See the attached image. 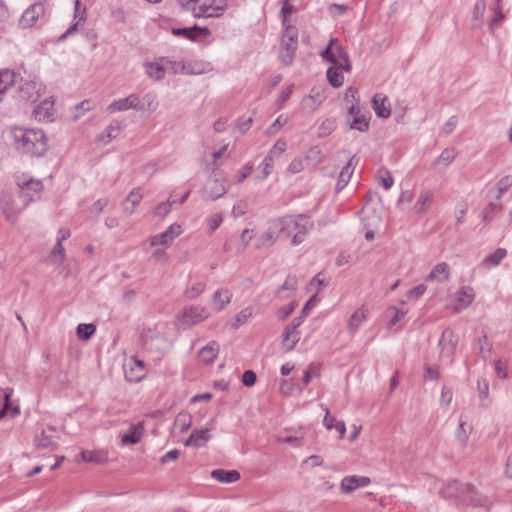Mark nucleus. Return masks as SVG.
Listing matches in <instances>:
<instances>
[{
  "label": "nucleus",
  "instance_id": "39448f33",
  "mask_svg": "<svg viewBox=\"0 0 512 512\" xmlns=\"http://www.w3.org/2000/svg\"><path fill=\"white\" fill-rule=\"evenodd\" d=\"M227 192V186L224 178L216 176L209 177L202 189V197L204 200H217Z\"/></svg>",
  "mask_w": 512,
  "mask_h": 512
},
{
  "label": "nucleus",
  "instance_id": "4468645a",
  "mask_svg": "<svg viewBox=\"0 0 512 512\" xmlns=\"http://www.w3.org/2000/svg\"><path fill=\"white\" fill-rule=\"evenodd\" d=\"M207 318L206 310L199 306L190 307L183 312V323L191 326Z\"/></svg>",
  "mask_w": 512,
  "mask_h": 512
},
{
  "label": "nucleus",
  "instance_id": "c85d7f7f",
  "mask_svg": "<svg viewBox=\"0 0 512 512\" xmlns=\"http://www.w3.org/2000/svg\"><path fill=\"white\" fill-rule=\"evenodd\" d=\"M456 155H457V152L454 148H446L433 161L431 166H432V168H435L437 165H442L443 168H446L454 161Z\"/></svg>",
  "mask_w": 512,
  "mask_h": 512
},
{
  "label": "nucleus",
  "instance_id": "ea45409f",
  "mask_svg": "<svg viewBox=\"0 0 512 512\" xmlns=\"http://www.w3.org/2000/svg\"><path fill=\"white\" fill-rule=\"evenodd\" d=\"M477 344L479 353L481 354L482 358L486 360L492 351V343L489 342L487 335L484 334L478 339Z\"/></svg>",
  "mask_w": 512,
  "mask_h": 512
},
{
  "label": "nucleus",
  "instance_id": "09e8293b",
  "mask_svg": "<svg viewBox=\"0 0 512 512\" xmlns=\"http://www.w3.org/2000/svg\"><path fill=\"white\" fill-rule=\"evenodd\" d=\"M202 63L197 61H189L185 62V74L188 75H197L204 72V68L202 67Z\"/></svg>",
  "mask_w": 512,
  "mask_h": 512
},
{
  "label": "nucleus",
  "instance_id": "774afa93",
  "mask_svg": "<svg viewBox=\"0 0 512 512\" xmlns=\"http://www.w3.org/2000/svg\"><path fill=\"white\" fill-rule=\"evenodd\" d=\"M179 455H180L179 450H177V449L170 450L161 457L160 462H161V464H166L169 461H175L178 459Z\"/></svg>",
  "mask_w": 512,
  "mask_h": 512
},
{
  "label": "nucleus",
  "instance_id": "3c124183",
  "mask_svg": "<svg viewBox=\"0 0 512 512\" xmlns=\"http://www.w3.org/2000/svg\"><path fill=\"white\" fill-rule=\"evenodd\" d=\"M424 380H438L440 378V372L437 366L425 364L424 366Z\"/></svg>",
  "mask_w": 512,
  "mask_h": 512
},
{
  "label": "nucleus",
  "instance_id": "7ed1b4c3",
  "mask_svg": "<svg viewBox=\"0 0 512 512\" xmlns=\"http://www.w3.org/2000/svg\"><path fill=\"white\" fill-rule=\"evenodd\" d=\"M16 149L32 157H40L47 151V138L40 129L15 127L11 131Z\"/></svg>",
  "mask_w": 512,
  "mask_h": 512
},
{
  "label": "nucleus",
  "instance_id": "13d9d810",
  "mask_svg": "<svg viewBox=\"0 0 512 512\" xmlns=\"http://www.w3.org/2000/svg\"><path fill=\"white\" fill-rule=\"evenodd\" d=\"M257 380V375L253 370H246L242 375V383L247 387H252L255 385Z\"/></svg>",
  "mask_w": 512,
  "mask_h": 512
},
{
  "label": "nucleus",
  "instance_id": "37998d69",
  "mask_svg": "<svg viewBox=\"0 0 512 512\" xmlns=\"http://www.w3.org/2000/svg\"><path fill=\"white\" fill-rule=\"evenodd\" d=\"M54 441L47 431L43 430L40 435L35 437V445L39 448H50L54 445Z\"/></svg>",
  "mask_w": 512,
  "mask_h": 512
},
{
  "label": "nucleus",
  "instance_id": "58836bf2",
  "mask_svg": "<svg viewBox=\"0 0 512 512\" xmlns=\"http://www.w3.org/2000/svg\"><path fill=\"white\" fill-rule=\"evenodd\" d=\"M472 431V427L460 418L458 428L456 429L455 435L459 441L465 444Z\"/></svg>",
  "mask_w": 512,
  "mask_h": 512
},
{
  "label": "nucleus",
  "instance_id": "f257e3e1",
  "mask_svg": "<svg viewBox=\"0 0 512 512\" xmlns=\"http://www.w3.org/2000/svg\"><path fill=\"white\" fill-rule=\"evenodd\" d=\"M301 227L302 230L298 231L292 238L293 245L301 244L308 231L313 228V222L305 215H287L281 218L274 219L270 222L267 231L262 233L258 239L256 248H269L271 247L277 237L281 234H285L287 237L292 235V228Z\"/></svg>",
  "mask_w": 512,
  "mask_h": 512
},
{
  "label": "nucleus",
  "instance_id": "2eb2a0df",
  "mask_svg": "<svg viewBox=\"0 0 512 512\" xmlns=\"http://www.w3.org/2000/svg\"><path fill=\"white\" fill-rule=\"evenodd\" d=\"M181 226L179 224H172L170 225L164 232H162L159 235H156L151 240V245H159V244H166L170 241H172L174 238L179 236L181 234Z\"/></svg>",
  "mask_w": 512,
  "mask_h": 512
},
{
  "label": "nucleus",
  "instance_id": "c756f323",
  "mask_svg": "<svg viewBox=\"0 0 512 512\" xmlns=\"http://www.w3.org/2000/svg\"><path fill=\"white\" fill-rule=\"evenodd\" d=\"M367 317V309L364 306L357 309L348 320V329L354 332Z\"/></svg>",
  "mask_w": 512,
  "mask_h": 512
},
{
  "label": "nucleus",
  "instance_id": "c03bdc74",
  "mask_svg": "<svg viewBox=\"0 0 512 512\" xmlns=\"http://www.w3.org/2000/svg\"><path fill=\"white\" fill-rule=\"evenodd\" d=\"M511 186H512V177L508 176V175L502 177L496 185L497 194H496L495 198L497 200L500 199L502 197L503 193L506 192Z\"/></svg>",
  "mask_w": 512,
  "mask_h": 512
},
{
  "label": "nucleus",
  "instance_id": "dca6fc26",
  "mask_svg": "<svg viewBox=\"0 0 512 512\" xmlns=\"http://www.w3.org/2000/svg\"><path fill=\"white\" fill-rule=\"evenodd\" d=\"M373 109L378 117L388 118L391 115V106L386 96L375 94L372 99Z\"/></svg>",
  "mask_w": 512,
  "mask_h": 512
},
{
  "label": "nucleus",
  "instance_id": "423d86ee",
  "mask_svg": "<svg viewBox=\"0 0 512 512\" xmlns=\"http://www.w3.org/2000/svg\"><path fill=\"white\" fill-rule=\"evenodd\" d=\"M18 186L20 189L19 197L22 199L24 206L40 198V193L43 189L42 182L34 179L18 183Z\"/></svg>",
  "mask_w": 512,
  "mask_h": 512
},
{
  "label": "nucleus",
  "instance_id": "7c9ffc66",
  "mask_svg": "<svg viewBox=\"0 0 512 512\" xmlns=\"http://www.w3.org/2000/svg\"><path fill=\"white\" fill-rule=\"evenodd\" d=\"M232 293L228 289L217 290L213 295V302L217 305V310L220 311L230 302Z\"/></svg>",
  "mask_w": 512,
  "mask_h": 512
},
{
  "label": "nucleus",
  "instance_id": "4c0bfd02",
  "mask_svg": "<svg viewBox=\"0 0 512 512\" xmlns=\"http://www.w3.org/2000/svg\"><path fill=\"white\" fill-rule=\"evenodd\" d=\"M146 73L151 78H154L156 80H161L165 76V69L162 65H160L158 63H147L146 64Z\"/></svg>",
  "mask_w": 512,
  "mask_h": 512
},
{
  "label": "nucleus",
  "instance_id": "9b49d317",
  "mask_svg": "<svg viewBox=\"0 0 512 512\" xmlns=\"http://www.w3.org/2000/svg\"><path fill=\"white\" fill-rule=\"evenodd\" d=\"M44 13L45 6L40 2L34 3L24 11L20 24L24 28L31 27Z\"/></svg>",
  "mask_w": 512,
  "mask_h": 512
},
{
  "label": "nucleus",
  "instance_id": "bf43d9fd",
  "mask_svg": "<svg viewBox=\"0 0 512 512\" xmlns=\"http://www.w3.org/2000/svg\"><path fill=\"white\" fill-rule=\"evenodd\" d=\"M205 289V284L203 283H196L191 288L187 289L185 292V295L190 298H196L198 295H200Z\"/></svg>",
  "mask_w": 512,
  "mask_h": 512
},
{
  "label": "nucleus",
  "instance_id": "f3484780",
  "mask_svg": "<svg viewBox=\"0 0 512 512\" xmlns=\"http://www.w3.org/2000/svg\"><path fill=\"white\" fill-rule=\"evenodd\" d=\"M475 293L472 287H462L455 293V299L459 307L456 311L467 308L474 300Z\"/></svg>",
  "mask_w": 512,
  "mask_h": 512
},
{
  "label": "nucleus",
  "instance_id": "9d476101",
  "mask_svg": "<svg viewBox=\"0 0 512 512\" xmlns=\"http://www.w3.org/2000/svg\"><path fill=\"white\" fill-rule=\"evenodd\" d=\"M226 0H213L209 5H202L194 12L195 17H219L226 8Z\"/></svg>",
  "mask_w": 512,
  "mask_h": 512
},
{
  "label": "nucleus",
  "instance_id": "a211bd4d",
  "mask_svg": "<svg viewBox=\"0 0 512 512\" xmlns=\"http://www.w3.org/2000/svg\"><path fill=\"white\" fill-rule=\"evenodd\" d=\"M211 438L210 428L194 431L185 441L186 446L201 447Z\"/></svg>",
  "mask_w": 512,
  "mask_h": 512
},
{
  "label": "nucleus",
  "instance_id": "f704fd0d",
  "mask_svg": "<svg viewBox=\"0 0 512 512\" xmlns=\"http://www.w3.org/2000/svg\"><path fill=\"white\" fill-rule=\"evenodd\" d=\"M486 3L484 0H478L473 8V27L479 28L482 25V18L485 12Z\"/></svg>",
  "mask_w": 512,
  "mask_h": 512
},
{
  "label": "nucleus",
  "instance_id": "f8f14e48",
  "mask_svg": "<svg viewBox=\"0 0 512 512\" xmlns=\"http://www.w3.org/2000/svg\"><path fill=\"white\" fill-rule=\"evenodd\" d=\"M371 483L369 477L366 476H346L342 479L340 490L342 493H351L359 487H365Z\"/></svg>",
  "mask_w": 512,
  "mask_h": 512
},
{
  "label": "nucleus",
  "instance_id": "864d4df0",
  "mask_svg": "<svg viewBox=\"0 0 512 512\" xmlns=\"http://www.w3.org/2000/svg\"><path fill=\"white\" fill-rule=\"evenodd\" d=\"M335 43H336V39L331 38L328 46L320 54L324 60H326L332 64H333V61L335 60V57H334Z\"/></svg>",
  "mask_w": 512,
  "mask_h": 512
},
{
  "label": "nucleus",
  "instance_id": "72a5a7b5",
  "mask_svg": "<svg viewBox=\"0 0 512 512\" xmlns=\"http://www.w3.org/2000/svg\"><path fill=\"white\" fill-rule=\"evenodd\" d=\"M506 255V249L498 248L483 260V264L486 266H497L506 257Z\"/></svg>",
  "mask_w": 512,
  "mask_h": 512
},
{
  "label": "nucleus",
  "instance_id": "79ce46f5",
  "mask_svg": "<svg viewBox=\"0 0 512 512\" xmlns=\"http://www.w3.org/2000/svg\"><path fill=\"white\" fill-rule=\"evenodd\" d=\"M51 258L53 263L60 265L63 263L65 258V250L60 241H57L55 246L53 247L51 251Z\"/></svg>",
  "mask_w": 512,
  "mask_h": 512
},
{
  "label": "nucleus",
  "instance_id": "2f4dec72",
  "mask_svg": "<svg viewBox=\"0 0 512 512\" xmlns=\"http://www.w3.org/2000/svg\"><path fill=\"white\" fill-rule=\"evenodd\" d=\"M144 362L142 360H136L134 362V366L129 369V371H126V377L130 381H140L144 376Z\"/></svg>",
  "mask_w": 512,
  "mask_h": 512
},
{
  "label": "nucleus",
  "instance_id": "a19ab883",
  "mask_svg": "<svg viewBox=\"0 0 512 512\" xmlns=\"http://www.w3.org/2000/svg\"><path fill=\"white\" fill-rule=\"evenodd\" d=\"M349 128L365 132L369 129V122L363 115L355 116L353 120L349 122Z\"/></svg>",
  "mask_w": 512,
  "mask_h": 512
},
{
  "label": "nucleus",
  "instance_id": "c9c22d12",
  "mask_svg": "<svg viewBox=\"0 0 512 512\" xmlns=\"http://www.w3.org/2000/svg\"><path fill=\"white\" fill-rule=\"evenodd\" d=\"M96 331V326L92 323L89 324H79L76 329L77 337L81 340H88L92 337V335Z\"/></svg>",
  "mask_w": 512,
  "mask_h": 512
},
{
  "label": "nucleus",
  "instance_id": "6e6552de",
  "mask_svg": "<svg viewBox=\"0 0 512 512\" xmlns=\"http://www.w3.org/2000/svg\"><path fill=\"white\" fill-rule=\"evenodd\" d=\"M172 33L175 36H182L191 41H198L210 35V31L207 27H199L198 25L185 28H172Z\"/></svg>",
  "mask_w": 512,
  "mask_h": 512
},
{
  "label": "nucleus",
  "instance_id": "1a4fd4ad",
  "mask_svg": "<svg viewBox=\"0 0 512 512\" xmlns=\"http://www.w3.org/2000/svg\"><path fill=\"white\" fill-rule=\"evenodd\" d=\"M41 85L32 80L22 81L19 86V97L22 100L36 102L40 96Z\"/></svg>",
  "mask_w": 512,
  "mask_h": 512
},
{
  "label": "nucleus",
  "instance_id": "338daca9",
  "mask_svg": "<svg viewBox=\"0 0 512 512\" xmlns=\"http://www.w3.org/2000/svg\"><path fill=\"white\" fill-rule=\"evenodd\" d=\"M166 63L175 74H185V61H167Z\"/></svg>",
  "mask_w": 512,
  "mask_h": 512
},
{
  "label": "nucleus",
  "instance_id": "f03ea898",
  "mask_svg": "<svg viewBox=\"0 0 512 512\" xmlns=\"http://www.w3.org/2000/svg\"><path fill=\"white\" fill-rule=\"evenodd\" d=\"M439 495L445 500L454 501L456 504H469L488 509L491 506L489 500L479 495L473 485L463 484L457 480L448 481L439 491Z\"/></svg>",
  "mask_w": 512,
  "mask_h": 512
},
{
  "label": "nucleus",
  "instance_id": "473e14b6",
  "mask_svg": "<svg viewBox=\"0 0 512 512\" xmlns=\"http://www.w3.org/2000/svg\"><path fill=\"white\" fill-rule=\"evenodd\" d=\"M79 0H76L75 1V14H74V17L77 18L79 17V20L74 23L73 25H71L65 33H63L60 37H59V41H63L65 40L69 35H72L73 33H75L78 29V25L81 21H84L85 18H84V13H85V9L82 11V13L80 14V11H79Z\"/></svg>",
  "mask_w": 512,
  "mask_h": 512
},
{
  "label": "nucleus",
  "instance_id": "0eeeda50",
  "mask_svg": "<svg viewBox=\"0 0 512 512\" xmlns=\"http://www.w3.org/2000/svg\"><path fill=\"white\" fill-rule=\"evenodd\" d=\"M0 208L9 221L14 220L17 214L22 210V207L16 204L13 195L9 192L1 193Z\"/></svg>",
  "mask_w": 512,
  "mask_h": 512
},
{
  "label": "nucleus",
  "instance_id": "de8ad7c7",
  "mask_svg": "<svg viewBox=\"0 0 512 512\" xmlns=\"http://www.w3.org/2000/svg\"><path fill=\"white\" fill-rule=\"evenodd\" d=\"M81 458L85 462L93 463H102L105 460V457L102 454L85 450L81 452Z\"/></svg>",
  "mask_w": 512,
  "mask_h": 512
},
{
  "label": "nucleus",
  "instance_id": "393cba45",
  "mask_svg": "<svg viewBox=\"0 0 512 512\" xmlns=\"http://www.w3.org/2000/svg\"><path fill=\"white\" fill-rule=\"evenodd\" d=\"M16 76L14 71L10 69L0 70V101L6 91L15 84Z\"/></svg>",
  "mask_w": 512,
  "mask_h": 512
},
{
  "label": "nucleus",
  "instance_id": "6ab92c4d",
  "mask_svg": "<svg viewBox=\"0 0 512 512\" xmlns=\"http://www.w3.org/2000/svg\"><path fill=\"white\" fill-rule=\"evenodd\" d=\"M143 435V425L141 423L130 426L129 432L121 436L122 444L134 445L140 442Z\"/></svg>",
  "mask_w": 512,
  "mask_h": 512
},
{
  "label": "nucleus",
  "instance_id": "4d7b16f0",
  "mask_svg": "<svg viewBox=\"0 0 512 512\" xmlns=\"http://www.w3.org/2000/svg\"><path fill=\"white\" fill-rule=\"evenodd\" d=\"M494 369L499 378L505 379L508 376L507 373V364L501 359L495 360Z\"/></svg>",
  "mask_w": 512,
  "mask_h": 512
},
{
  "label": "nucleus",
  "instance_id": "49530a36",
  "mask_svg": "<svg viewBox=\"0 0 512 512\" xmlns=\"http://www.w3.org/2000/svg\"><path fill=\"white\" fill-rule=\"evenodd\" d=\"M141 199H142V195L139 193V190L138 189L132 190L129 193V195L126 197V201L132 203V208L128 209L127 207H125L124 210L127 213L132 214L134 212V208L137 205H139Z\"/></svg>",
  "mask_w": 512,
  "mask_h": 512
},
{
  "label": "nucleus",
  "instance_id": "6e6d98bb",
  "mask_svg": "<svg viewBox=\"0 0 512 512\" xmlns=\"http://www.w3.org/2000/svg\"><path fill=\"white\" fill-rule=\"evenodd\" d=\"M378 178H379L382 186L384 187V189L388 190L392 187L394 180L388 170H383V171L380 170Z\"/></svg>",
  "mask_w": 512,
  "mask_h": 512
},
{
  "label": "nucleus",
  "instance_id": "603ef678",
  "mask_svg": "<svg viewBox=\"0 0 512 512\" xmlns=\"http://www.w3.org/2000/svg\"><path fill=\"white\" fill-rule=\"evenodd\" d=\"M173 203H175V200L171 201L170 199L159 203L154 209L155 215L162 218L165 217L170 212Z\"/></svg>",
  "mask_w": 512,
  "mask_h": 512
},
{
  "label": "nucleus",
  "instance_id": "aec40b11",
  "mask_svg": "<svg viewBox=\"0 0 512 512\" xmlns=\"http://www.w3.org/2000/svg\"><path fill=\"white\" fill-rule=\"evenodd\" d=\"M450 269L445 262L438 263L428 274L427 281L444 282L449 279Z\"/></svg>",
  "mask_w": 512,
  "mask_h": 512
},
{
  "label": "nucleus",
  "instance_id": "bb28decb",
  "mask_svg": "<svg viewBox=\"0 0 512 512\" xmlns=\"http://www.w3.org/2000/svg\"><path fill=\"white\" fill-rule=\"evenodd\" d=\"M219 353V345L212 341L199 351L201 361L206 364L212 363Z\"/></svg>",
  "mask_w": 512,
  "mask_h": 512
},
{
  "label": "nucleus",
  "instance_id": "e433bc0d",
  "mask_svg": "<svg viewBox=\"0 0 512 512\" xmlns=\"http://www.w3.org/2000/svg\"><path fill=\"white\" fill-rule=\"evenodd\" d=\"M175 425L179 427L181 433H185L192 425L191 415L186 412H181L176 416Z\"/></svg>",
  "mask_w": 512,
  "mask_h": 512
},
{
  "label": "nucleus",
  "instance_id": "4be33fe9",
  "mask_svg": "<svg viewBox=\"0 0 512 512\" xmlns=\"http://www.w3.org/2000/svg\"><path fill=\"white\" fill-rule=\"evenodd\" d=\"M295 330L296 328L291 323L284 329L282 345L287 351L293 350L300 339L299 333L295 332Z\"/></svg>",
  "mask_w": 512,
  "mask_h": 512
},
{
  "label": "nucleus",
  "instance_id": "e2e57ef3",
  "mask_svg": "<svg viewBox=\"0 0 512 512\" xmlns=\"http://www.w3.org/2000/svg\"><path fill=\"white\" fill-rule=\"evenodd\" d=\"M477 389H478V393H479V397L481 399H486L488 397V394H489V382L487 379H481V380H478V383H477Z\"/></svg>",
  "mask_w": 512,
  "mask_h": 512
},
{
  "label": "nucleus",
  "instance_id": "5701e85b",
  "mask_svg": "<svg viewBox=\"0 0 512 512\" xmlns=\"http://www.w3.org/2000/svg\"><path fill=\"white\" fill-rule=\"evenodd\" d=\"M354 161L355 156L351 157L347 164L342 168L336 183V190L338 192L341 191L349 182L354 171Z\"/></svg>",
  "mask_w": 512,
  "mask_h": 512
},
{
  "label": "nucleus",
  "instance_id": "0e129e2a",
  "mask_svg": "<svg viewBox=\"0 0 512 512\" xmlns=\"http://www.w3.org/2000/svg\"><path fill=\"white\" fill-rule=\"evenodd\" d=\"M223 215L221 213L214 214L208 220L209 232L213 233L222 223Z\"/></svg>",
  "mask_w": 512,
  "mask_h": 512
},
{
  "label": "nucleus",
  "instance_id": "8fccbe9b",
  "mask_svg": "<svg viewBox=\"0 0 512 512\" xmlns=\"http://www.w3.org/2000/svg\"><path fill=\"white\" fill-rule=\"evenodd\" d=\"M128 109H130V107L128 106L127 97L115 100L107 107V111L110 113L125 111Z\"/></svg>",
  "mask_w": 512,
  "mask_h": 512
},
{
  "label": "nucleus",
  "instance_id": "cd10ccee",
  "mask_svg": "<svg viewBox=\"0 0 512 512\" xmlns=\"http://www.w3.org/2000/svg\"><path fill=\"white\" fill-rule=\"evenodd\" d=\"M342 71H344L343 67H339L338 64L328 68L327 79L332 87L338 88L343 85L344 77L341 73Z\"/></svg>",
  "mask_w": 512,
  "mask_h": 512
},
{
  "label": "nucleus",
  "instance_id": "052dcab7",
  "mask_svg": "<svg viewBox=\"0 0 512 512\" xmlns=\"http://www.w3.org/2000/svg\"><path fill=\"white\" fill-rule=\"evenodd\" d=\"M127 102L130 109H135L138 111L144 110L145 106L141 103L139 97L136 94H130L127 96Z\"/></svg>",
  "mask_w": 512,
  "mask_h": 512
},
{
  "label": "nucleus",
  "instance_id": "680f3d73",
  "mask_svg": "<svg viewBox=\"0 0 512 512\" xmlns=\"http://www.w3.org/2000/svg\"><path fill=\"white\" fill-rule=\"evenodd\" d=\"M306 159L302 158H295L291 161V163L288 166V172L295 174L299 173L304 169V161Z\"/></svg>",
  "mask_w": 512,
  "mask_h": 512
},
{
  "label": "nucleus",
  "instance_id": "69168bd1",
  "mask_svg": "<svg viewBox=\"0 0 512 512\" xmlns=\"http://www.w3.org/2000/svg\"><path fill=\"white\" fill-rule=\"evenodd\" d=\"M297 304L295 302H291L288 305L281 307L278 311V318L280 320L286 319L296 308Z\"/></svg>",
  "mask_w": 512,
  "mask_h": 512
},
{
  "label": "nucleus",
  "instance_id": "ddd939ff",
  "mask_svg": "<svg viewBox=\"0 0 512 512\" xmlns=\"http://www.w3.org/2000/svg\"><path fill=\"white\" fill-rule=\"evenodd\" d=\"M457 339L451 329H445L442 332L441 338L438 342V348L441 353L453 355L456 349Z\"/></svg>",
  "mask_w": 512,
  "mask_h": 512
},
{
  "label": "nucleus",
  "instance_id": "a878e982",
  "mask_svg": "<svg viewBox=\"0 0 512 512\" xmlns=\"http://www.w3.org/2000/svg\"><path fill=\"white\" fill-rule=\"evenodd\" d=\"M211 477L222 483H233L240 479V473L237 470L215 469Z\"/></svg>",
  "mask_w": 512,
  "mask_h": 512
},
{
  "label": "nucleus",
  "instance_id": "a18cd8bd",
  "mask_svg": "<svg viewBox=\"0 0 512 512\" xmlns=\"http://www.w3.org/2000/svg\"><path fill=\"white\" fill-rule=\"evenodd\" d=\"M335 129V120L326 119L318 128L319 137H327Z\"/></svg>",
  "mask_w": 512,
  "mask_h": 512
},
{
  "label": "nucleus",
  "instance_id": "5fc2aeb1",
  "mask_svg": "<svg viewBox=\"0 0 512 512\" xmlns=\"http://www.w3.org/2000/svg\"><path fill=\"white\" fill-rule=\"evenodd\" d=\"M52 108H53V102H50L48 100L43 101L36 109V114L38 116H43L49 118L52 116Z\"/></svg>",
  "mask_w": 512,
  "mask_h": 512
},
{
  "label": "nucleus",
  "instance_id": "412c9836",
  "mask_svg": "<svg viewBox=\"0 0 512 512\" xmlns=\"http://www.w3.org/2000/svg\"><path fill=\"white\" fill-rule=\"evenodd\" d=\"M334 57L333 65H339V67H343L345 72H349L351 70V63L349 60V55L347 51L343 48L342 45L335 43L334 47Z\"/></svg>",
  "mask_w": 512,
  "mask_h": 512
},
{
  "label": "nucleus",
  "instance_id": "b1692460",
  "mask_svg": "<svg viewBox=\"0 0 512 512\" xmlns=\"http://www.w3.org/2000/svg\"><path fill=\"white\" fill-rule=\"evenodd\" d=\"M434 198L433 192L429 190L422 191L414 205V211L417 214H424L431 206Z\"/></svg>",
  "mask_w": 512,
  "mask_h": 512
},
{
  "label": "nucleus",
  "instance_id": "20e7f679",
  "mask_svg": "<svg viewBox=\"0 0 512 512\" xmlns=\"http://www.w3.org/2000/svg\"><path fill=\"white\" fill-rule=\"evenodd\" d=\"M298 47V31L295 27L287 25L282 35L281 61L289 65L292 63Z\"/></svg>",
  "mask_w": 512,
  "mask_h": 512
}]
</instances>
